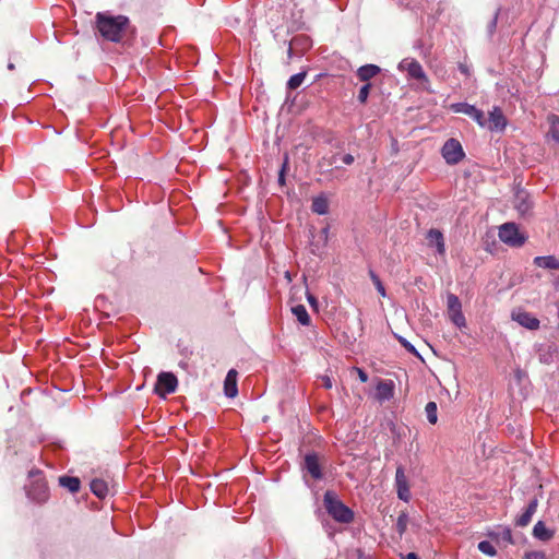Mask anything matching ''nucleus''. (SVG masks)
<instances>
[{
  "label": "nucleus",
  "mask_w": 559,
  "mask_h": 559,
  "mask_svg": "<svg viewBox=\"0 0 559 559\" xmlns=\"http://www.w3.org/2000/svg\"><path fill=\"white\" fill-rule=\"evenodd\" d=\"M96 25L100 35L114 43L122 41L130 29V21L124 15L112 16L107 13H97Z\"/></svg>",
  "instance_id": "obj_1"
},
{
  "label": "nucleus",
  "mask_w": 559,
  "mask_h": 559,
  "mask_svg": "<svg viewBox=\"0 0 559 559\" xmlns=\"http://www.w3.org/2000/svg\"><path fill=\"white\" fill-rule=\"evenodd\" d=\"M328 513L340 523H350L354 519L353 511L346 507L333 491L328 490L323 497Z\"/></svg>",
  "instance_id": "obj_2"
},
{
  "label": "nucleus",
  "mask_w": 559,
  "mask_h": 559,
  "mask_svg": "<svg viewBox=\"0 0 559 559\" xmlns=\"http://www.w3.org/2000/svg\"><path fill=\"white\" fill-rule=\"evenodd\" d=\"M29 478L31 483L26 485L27 497L37 503L46 502L49 498V491L41 473L38 469L31 471Z\"/></svg>",
  "instance_id": "obj_3"
},
{
  "label": "nucleus",
  "mask_w": 559,
  "mask_h": 559,
  "mask_svg": "<svg viewBox=\"0 0 559 559\" xmlns=\"http://www.w3.org/2000/svg\"><path fill=\"white\" fill-rule=\"evenodd\" d=\"M498 236L503 243L514 248L522 247L527 239V237L519 230L515 223L502 224L499 227Z\"/></svg>",
  "instance_id": "obj_4"
},
{
  "label": "nucleus",
  "mask_w": 559,
  "mask_h": 559,
  "mask_svg": "<svg viewBox=\"0 0 559 559\" xmlns=\"http://www.w3.org/2000/svg\"><path fill=\"white\" fill-rule=\"evenodd\" d=\"M442 156L450 165H455L464 157V152L461 143L455 139H449L442 146Z\"/></svg>",
  "instance_id": "obj_5"
},
{
  "label": "nucleus",
  "mask_w": 559,
  "mask_h": 559,
  "mask_svg": "<svg viewBox=\"0 0 559 559\" xmlns=\"http://www.w3.org/2000/svg\"><path fill=\"white\" fill-rule=\"evenodd\" d=\"M178 380L171 372H160L157 377V383L155 385V392L159 396L174 393L177 389Z\"/></svg>",
  "instance_id": "obj_6"
},
{
  "label": "nucleus",
  "mask_w": 559,
  "mask_h": 559,
  "mask_svg": "<svg viewBox=\"0 0 559 559\" xmlns=\"http://www.w3.org/2000/svg\"><path fill=\"white\" fill-rule=\"evenodd\" d=\"M451 109L457 114H464L475 120L480 127L487 126V120L481 110L467 103H456L451 105Z\"/></svg>",
  "instance_id": "obj_7"
},
{
  "label": "nucleus",
  "mask_w": 559,
  "mask_h": 559,
  "mask_svg": "<svg viewBox=\"0 0 559 559\" xmlns=\"http://www.w3.org/2000/svg\"><path fill=\"white\" fill-rule=\"evenodd\" d=\"M395 488L399 499L408 502L411 500V490L405 469L402 465L396 467Z\"/></svg>",
  "instance_id": "obj_8"
},
{
  "label": "nucleus",
  "mask_w": 559,
  "mask_h": 559,
  "mask_svg": "<svg viewBox=\"0 0 559 559\" xmlns=\"http://www.w3.org/2000/svg\"><path fill=\"white\" fill-rule=\"evenodd\" d=\"M399 69L401 71H406L413 79L428 81L421 64L415 59H403L399 63Z\"/></svg>",
  "instance_id": "obj_9"
},
{
  "label": "nucleus",
  "mask_w": 559,
  "mask_h": 559,
  "mask_svg": "<svg viewBox=\"0 0 559 559\" xmlns=\"http://www.w3.org/2000/svg\"><path fill=\"white\" fill-rule=\"evenodd\" d=\"M488 129L490 131H503L507 127V119L500 109V107H493L492 110L489 111L488 119Z\"/></svg>",
  "instance_id": "obj_10"
},
{
  "label": "nucleus",
  "mask_w": 559,
  "mask_h": 559,
  "mask_svg": "<svg viewBox=\"0 0 559 559\" xmlns=\"http://www.w3.org/2000/svg\"><path fill=\"white\" fill-rule=\"evenodd\" d=\"M304 468L314 479H321L323 476L322 471H321V465L319 462V457L316 453H309L305 456Z\"/></svg>",
  "instance_id": "obj_11"
},
{
  "label": "nucleus",
  "mask_w": 559,
  "mask_h": 559,
  "mask_svg": "<svg viewBox=\"0 0 559 559\" xmlns=\"http://www.w3.org/2000/svg\"><path fill=\"white\" fill-rule=\"evenodd\" d=\"M426 238H427L429 247L436 248V251L438 254H444V252H445L444 237L439 229L431 228L427 233Z\"/></svg>",
  "instance_id": "obj_12"
},
{
  "label": "nucleus",
  "mask_w": 559,
  "mask_h": 559,
  "mask_svg": "<svg viewBox=\"0 0 559 559\" xmlns=\"http://www.w3.org/2000/svg\"><path fill=\"white\" fill-rule=\"evenodd\" d=\"M512 319L530 330H537L539 328V320L526 311L513 312Z\"/></svg>",
  "instance_id": "obj_13"
},
{
  "label": "nucleus",
  "mask_w": 559,
  "mask_h": 559,
  "mask_svg": "<svg viewBox=\"0 0 559 559\" xmlns=\"http://www.w3.org/2000/svg\"><path fill=\"white\" fill-rule=\"evenodd\" d=\"M394 395V382L392 380H382L377 384L376 397L379 402H385Z\"/></svg>",
  "instance_id": "obj_14"
},
{
  "label": "nucleus",
  "mask_w": 559,
  "mask_h": 559,
  "mask_svg": "<svg viewBox=\"0 0 559 559\" xmlns=\"http://www.w3.org/2000/svg\"><path fill=\"white\" fill-rule=\"evenodd\" d=\"M513 203L514 207L521 215H525L526 213H528L532 206L530 195L524 190L516 191Z\"/></svg>",
  "instance_id": "obj_15"
},
{
  "label": "nucleus",
  "mask_w": 559,
  "mask_h": 559,
  "mask_svg": "<svg viewBox=\"0 0 559 559\" xmlns=\"http://www.w3.org/2000/svg\"><path fill=\"white\" fill-rule=\"evenodd\" d=\"M224 392L227 397H235L238 393L237 388V371L235 369H230L224 381Z\"/></svg>",
  "instance_id": "obj_16"
},
{
  "label": "nucleus",
  "mask_w": 559,
  "mask_h": 559,
  "mask_svg": "<svg viewBox=\"0 0 559 559\" xmlns=\"http://www.w3.org/2000/svg\"><path fill=\"white\" fill-rule=\"evenodd\" d=\"M537 510V500L533 499L525 511L516 519L515 523L518 526L524 527L532 521L534 513Z\"/></svg>",
  "instance_id": "obj_17"
},
{
  "label": "nucleus",
  "mask_w": 559,
  "mask_h": 559,
  "mask_svg": "<svg viewBox=\"0 0 559 559\" xmlns=\"http://www.w3.org/2000/svg\"><path fill=\"white\" fill-rule=\"evenodd\" d=\"M380 73V68L376 64H366L360 67L357 70V76L362 82H368L370 79L374 78Z\"/></svg>",
  "instance_id": "obj_18"
},
{
  "label": "nucleus",
  "mask_w": 559,
  "mask_h": 559,
  "mask_svg": "<svg viewBox=\"0 0 559 559\" xmlns=\"http://www.w3.org/2000/svg\"><path fill=\"white\" fill-rule=\"evenodd\" d=\"M534 264L543 269L559 270V260L554 255L536 257Z\"/></svg>",
  "instance_id": "obj_19"
},
{
  "label": "nucleus",
  "mask_w": 559,
  "mask_h": 559,
  "mask_svg": "<svg viewBox=\"0 0 559 559\" xmlns=\"http://www.w3.org/2000/svg\"><path fill=\"white\" fill-rule=\"evenodd\" d=\"M90 487L92 492L100 499L105 498L109 491L107 483L100 478L93 479Z\"/></svg>",
  "instance_id": "obj_20"
},
{
  "label": "nucleus",
  "mask_w": 559,
  "mask_h": 559,
  "mask_svg": "<svg viewBox=\"0 0 559 559\" xmlns=\"http://www.w3.org/2000/svg\"><path fill=\"white\" fill-rule=\"evenodd\" d=\"M533 536L539 540H549L552 537V532L549 531L545 523L542 521H538L533 528Z\"/></svg>",
  "instance_id": "obj_21"
},
{
  "label": "nucleus",
  "mask_w": 559,
  "mask_h": 559,
  "mask_svg": "<svg viewBox=\"0 0 559 559\" xmlns=\"http://www.w3.org/2000/svg\"><path fill=\"white\" fill-rule=\"evenodd\" d=\"M59 484L61 487L67 488L72 493L80 490V479L78 477L61 476L59 478Z\"/></svg>",
  "instance_id": "obj_22"
},
{
  "label": "nucleus",
  "mask_w": 559,
  "mask_h": 559,
  "mask_svg": "<svg viewBox=\"0 0 559 559\" xmlns=\"http://www.w3.org/2000/svg\"><path fill=\"white\" fill-rule=\"evenodd\" d=\"M292 312L295 314L297 320L302 325H309L310 323V317L308 314V311L304 305H297L292 308Z\"/></svg>",
  "instance_id": "obj_23"
},
{
  "label": "nucleus",
  "mask_w": 559,
  "mask_h": 559,
  "mask_svg": "<svg viewBox=\"0 0 559 559\" xmlns=\"http://www.w3.org/2000/svg\"><path fill=\"white\" fill-rule=\"evenodd\" d=\"M311 209L314 213L319 215H324L329 211V202L323 197L314 198L312 201Z\"/></svg>",
  "instance_id": "obj_24"
},
{
  "label": "nucleus",
  "mask_w": 559,
  "mask_h": 559,
  "mask_svg": "<svg viewBox=\"0 0 559 559\" xmlns=\"http://www.w3.org/2000/svg\"><path fill=\"white\" fill-rule=\"evenodd\" d=\"M447 306L449 314L453 312H459L462 310V305L457 296L454 294H449L447 298Z\"/></svg>",
  "instance_id": "obj_25"
},
{
  "label": "nucleus",
  "mask_w": 559,
  "mask_h": 559,
  "mask_svg": "<svg viewBox=\"0 0 559 559\" xmlns=\"http://www.w3.org/2000/svg\"><path fill=\"white\" fill-rule=\"evenodd\" d=\"M427 419L430 424L435 425L438 420V407L435 402H428L425 407Z\"/></svg>",
  "instance_id": "obj_26"
},
{
  "label": "nucleus",
  "mask_w": 559,
  "mask_h": 559,
  "mask_svg": "<svg viewBox=\"0 0 559 559\" xmlns=\"http://www.w3.org/2000/svg\"><path fill=\"white\" fill-rule=\"evenodd\" d=\"M305 79H306V72H299L297 74H294L288 80L287 87L289 90H296L302 84Z\"/></svg>",
  "instance_id": "obj_27"
},
{
  "label": "nucleus",
  "mask_w": 559,
  "mask_h": 559,
  "mask_svg": "<svg viewBox=\"0 0 559 559\" xmlns=\"http://www.w3.org/2000/svg\"><path fill=\"white\" fill-rule=\"evenodd\" d=\"M408 515L406 512H402L396 521V531L400 535H403L407 528Z\"/></svg>",
  "instance_id": "obj_28"
},
{
  "label": "nucleus",
  "mask_w": 559,
  "mask_h": 559,
  "mask_svg": "<svg viewBox=\"0 0 559 559\" xmlns=\"http://www.w3.org/2000/svg\"><path fill=\"white\" fill-rule=\"evenodd\" d=\"M478 549L483 554H485L487 556H490V557H493L497 554V550H496L495 546L490 542H488V540L480 542L478 544Z\"/></svg>",
  "instance_id": "obj_29"
},
{
  "label": "nucleus",
  "mask_w": 559,
  "mask_h": 559,
  "mask_svg": "<svg viewBox=\"0 0 559 559\" xmlns=\"http://www.w3.org/2000/svg\"><path fill=\"white\" fill-rule=\"evenodd\" d=\"M369 275H370V278L372 281V283L374 284L378 293L384 297L385 296V288L382 284V282L380 281L379 276L373 272V271H369Z\"/></svg>",
  "instance_id": "obj_30"
},
{
  "label": "nucleus",
  "mask_w": 559,
  "mask_h": 559,
  "mask_svg": "<svg viewBox=\"0 0 559 559\" xmlns=\"http://www.w3.org/2000/svg\"><path fill=\"white\" fill-rule=\"evenodd\" d=\"M449 316H450L451 321H452V322H453L457 328H463V326H465L466 321H465V317H464V314H463L462 310H461V311H459V312H453V313H451V314H449Z\"/></svg>",
  "instance_id": "obj_31"
},
{
  "label": "nucleus",
  "mask_w": 559,
  "mask_h": 559,
  "mask_svg": "<svg viewBox=\"0 0 559 559\" xmlns=\"http://www.w3.org/2000/svg\"><path fill=\"white\" fill-rule=\"evenodd\" d=\"M397 340L399 342L401 343V345L407 350L411 354L417 356V357H420L419 353L416 350V348L404 337L402 336H397Z\"/></svg>",
  "instance_id": "obj_32"
},
{
  "label": "nucleus",
  "mask_w": 559,
  "mask_h": 559,
  "mask_svg": "<svg viewBox=\"0 0 559 559\" xmlns=\"http://www.w3.org/2000/svg\"><path fill=\"white\" fill-rule=\"evenodd\" d=\"M370 83H366L365 85H362L359 90V93H358V100L364 104L367 102L368 99V95H369V91H370Z\"/></svg>",
  "instance_id": "obj_33"
},
{
  "label": "nucleus",
  "mask_w": 559,
  "mask_h": 559,
  "mask_svg": "<svg viewBox=\"0 0 559 559\" xmlns=\"http://www.w3.org/2000/svg\"><path fill=\"white\" fill-rule=\"evenodd\" d=\"M499 13H500V8L497 9V11L495 12V15L491 19V21L488 23V26H487V31H488V34L491 36L495 31H496V27H497V23H498V17H499Z\"/></svg>",
  "instance_id": "obj_34"
},
{
  "label": "nucleus",
  "mask_w": 559,
  "mask_h": 559,
  "mask_svg": "<svg viewBox=\"0 0 559 559\" xmlns=\"http://www.w3.org/2000/svg\"><path fill=\"white\" fill-rule=\"evenodd\" d=\"M287 164H288V157L285 156V160H284L282 168L280 170V174H278V183L282 186L285 185V171L287 168Z\"/></svg>",
  "instance_id": "obj_35"
},
{
  "label": "nucleus",
  "mask_w": 559,
  "mask_h": 559,
  "mask_svg": "<svg viewBox=\"0 0 559 559\" xmlns=\"http://www.w3.org/2000/svg\"><path fill=\"white\" fill-rule=\"evenodd\" d=\"M548 136H550L559 145V129L557 127H551L550 131L548 132Z\"/></svg>",
  "instance_id": "obj_36"
},
{
  "label": "nucleus",
  "mask_w": 559,
  "mask_h": 559,
  "mask_svg": "<svg viewBox=\"0 0 559 559\" xmlns=\"http://www.w3.org/2000/svg\"><path fill=\"white\" fill-rule=\"evenodd\" d=\"M525 559H546V557L540 551H532L525 555Z\"/></svg>",
  "instance_id": "obj_37"
},
{
  "label": "nucleus",
  "mask_w": 559,
  "mask_h": 559,
  "mask_svg": "<svg viewBox=\"0 0 559 559\" xmlns=\"http://www.w3.org/2000/svg\"><path fill=\"white\" fill-rule=\"evenodd\" d=\"M354 370L357 372L358 374V378L361 382H367L368 381V374L360 368H354Z\"/></svg>",
  "instance_id": "obj_38"
},
{
  "label": "nucleus",
  "mask_w": 559,
  "mask_h": 559,
  "mask_svg": "<svg viewBox=\"0 0 559 559\" xmlns=\"http://www.w3.org/2000/svg\"><path fill=\"white\" fill-rule=\"evenodd\" d=\"M335 160H336V155H333V156H331L329 158L328 157H323L322 162H321V166H324V165L332 166L335 163Z\"/></svg>",
  "instance_id": "obj_39"
},
{
  "label": "nucleus",
  "mask_w": 559,
  "mask_h": 559,
  "mask_svg": "<svg viewBox=\"0 0 559 559\" xmlns=\"http://www.w3.org/2000/svg\"><path fill=\"white\" fill-rule=\"evenodd\" d=\"M320 380L322 381V385L325 389H331L332 388V380L330 379L329 376H321Z\"/></svg>",
  "instance_id": "obj_40"
},
{
  "label": "nucleus",
  "mask_w": 559,
  "mask_h": 559,
  "mask_svg": "<svg viewBox=\"0 0 559 559\" xmlns=\"http://www.w3.org/2000/svg\"><path fill=\"white\" fill-rule=\"evenodd\" d=\"M355 158L352 154H346L343 156V162L346 165H352L354 163Z\"/></svg>",
  "instance_id": "obj_41"
},
{
  "label": "nucleus",
  "mask_w": 559,
  "mask_h": 559,
  "mask_svg": "<svg viewBox=\"0 0 559 559\" xmlns=\"http://www.w3.org/2000/svg\"><path fill=\"white\" fill-rule=\"evenodd\" d=\"M503 538L510 543H512V534L510 530H506L503 534Z\"/></svg>",
  "instance_id": "obj_42"
},
{
  "label": "nucleus",
  "mask_w": 559,
  "mask_h": 559,
  "mask_svg": "<svg viewBox=\"0 0 559 559\" xmlns=\"http://www.w3.org/2000/svg\"><path fill=\"white\" fill-rule=\"evenodd\" d=\"M460 71L466 75L469 74L468 68L465 64H460L459 67Z\"/></svg>",
  "instance_id": "obj_43"
},
{
  "label": "nucleus",
  "mask_w": 559,
  "mask_h": 559,
  "mask_svg": "<svg viewBox=\"0 0 559 559\" xmlns=\"http://www.w3.org/2000/svg\"><path fill=\"white\" fill-rule=\"evenodd\" d=\"M402 559H419V558L415 552H409L406 556H404Z\"/></svg>",
  "instance_id": "obj_44"
},
{
  "label": "nucleus",
  "mask_w": 559,
  "mask_h": 559,
  "mask_svg": "<svg viewBox=\"0 0 559 559\" xmlns=\"http://www.w3.org/2000/svg\"><path fill=\"white\" fill-rule=\"evenodd\" d=\"M308 301L313 305L316 304V298L312 295H308Z\"/></svg>",
  "instance_id": "obj_45"
},
{
  "label": "nucleus",
  "mask_w": 559,
  "mask_h": 559,
  "mask_svg": "<svg viewBox=\"0 0 559 559\" xmlns=\"http://www.w3.org/2000/svg\"><path fill=\"white\" fill-rule=\"evenodd\" d=\"M8 69L11 70V71L14 70L15 69L14 63L13 62H9L8 63Z\"/></svg>",
  "instance_id": "obj_46"
}]
</instances>
